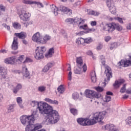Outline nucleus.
<instances>
[{
    "label": "nucleus",
    "mask_w": 131,
    "mask_h": 131,
    "mask_svg": "<svg viewBox=\"0 0 131 131\" xmlns=\"http://www.w3.org/2000/svg\"><path fill=\"white\" fill-rule=\"evenodd\" d=\"M31 105L33 107L37 105V109L39 113L47 115L45 120V124H55L60 120V116L58 111L54 110L53 106L48 103L41 101H32Z\"/></svg>",
    "instance_id": "obj_1"
},
{
    "label": "nucleus",
    "mask_w": 131,
    "mask_h": 131,
    "mask_svg": "<svg viewBox=\"0 0 131 131\" xmlns=\"http://www.w3.org/2000/svg\"><path fill=\"white\" fill-rule=\"evenodd\" d=\"M106 111H103L100 113H96L94 116L90 120H88V125H94L97 122H101L105 116H106Z\"/></svg>",
    "instance_id": "obj_2"
},
{
    "label": "nucleus",
    "mask_w": 131,
    "mask_h": 131,
    "mask_svg": "<svg viewBox=\"0 0 131 131\" xmlns=\"http://www.w3.org/2000/svg\"><path fill=\"white\" fill-rule=\"evenodd\" d=\"M50 9L52 12L54 13L55 16H58L59 11H61L64 14L69 15V16L72 14V10L65 6H60L59 9L56 7L54 5L50 6Z\"/></svg>",
    "instance_id": "obj_3"
},
{
    "label": "nucleus",
    "mask_w": 131,
    "mask_h": 131,
    "mask_svg": "<svg viewBox=\"0 0 131 131\" xmlns=\"http://www.w3.org/2000/svg\"><path fill=\"white\" fill-rule=\"evenodd\" d=\"M100 60L101 63L105 67L104 73L106 75V78L104 80L105 82L110 81V79L112 77V70H111V68L109 66L105 65L106 61L105 60V57L104 56H100Z\"/></svg>",
    "instance_id": "obj_4"
},
{
    "label": "nucleus",
    "mask_w": 131,
    "mask_h": 131,
    "mask_svg": "<svg viewBox=\"0 0 131 131\" xmlns=\"http://www.w3.org/2000/svg\"><path fill=\"white\" fill-rule=\"evenodd\" d=\"M47 51V48L45 46L37 47L35 51L34 57L36 60H41L43 59V54Z\"/></svg>",
    "instance_id": "obj_5"
},
{
    "label": "nucleus",
    "mask_w": 131,
    "mask_h": 131,
    "mask_svg": "<svg viewBox=\"0 0 131 131\" xmlns=\"http://www.w3.org/2000/svg\"><path fill=\"white\" fill-rule=\"evenodd\" d=\"M85 95L86 98H89V99H93V98H96V99H98V98L101 97V94L90 90H85Z\"/></svg>",
    "instance_id": "obj_6"
},
{
    "label": "nucleus",
    "mask_w": 131,
    "mask_h": 131,
    "mask_svg": "<svg viewBox=\"0 0 131 131\" xmlns=\"http://www.w3.org/2000/svg\"><path fill=\"white\" fill-rule=\"evenodd\" d=\"M19 18L23 21H28L30 17H31V14L29 12L25 11L24 10H22L18 13Z\"/></svg>",
    "instance_id": "obj_7"
},
{
    "label": "nucleus",
    "mask_w": 131,
    "mask_h": 131,
    "mask_svg": "<svg viewBox=\"0 0 131 131\" xmlns=\"http://www.w3.org/2000/svg\"><path fill=\"white\" fill-rule=\"evenodd\" d=\"M20 120L23 125H27L28 124H30V123H33L31 117L29 115H23L20 116Z\"/></svg>",
    "instance_id": "obj_8"
},
{
    "label": "nucleus",
    "mask_w": 131,
    "mask_h": 131,
    "mask_svg": "<svg viewBox=\"0 0 131 131\" xmlns=\"http://www.w3.org/2000/svg\"><path fill=\"white\" fill-rule=\"evenodd\" d=\"M100 27L104 31L108 32H112L113 31V23L106 24L102 23L100 25Z\"/></svg>",
    "instance_id": "obj_9"
},
{
    "label": "nucleus",
    "mask_w": 131,
    "mask_h": 131,
    "mask_svg": "<svg viewBox=\"0 0 131 131\" xmlns=\"http://www.w3.org/2000/svg\"><path fill=\"white\" fill-rule=\"evenodd\" d=\"M26 131H35L37 129H39V128H41L42 126L40 124H37L35 126L32 124V123L28 124L26 125Z\"/></svg>",
    "instance_id": "obj_10"
},
{
    "label": "nucleus",
    "mask_w": 131,
    "mask_h": 131,
    "mask_svg": "<svg viewBox=\"0 0 131 131\" xmlns=\"http://www.w3.org/2000/svg\"><path fill=\"white\" fill-rule=\"evenodd\" d=\"M103 130L108 131H119L118 128H116V126L113 124H107L102 127Z\"/></svg>",
    "instance_id": "obj_11"
},
{
    "label": "nucleus",
    "mask_w": 131,
    "mask_h": 131,
    "mask_svg": "<svg viewBox=\"0 0 131 131\" xmlns=\"http://www.w3.org/2000/svg\"><path fill=\"white\" fill-rule=\"evenodd\" d=\"M80 29H83L84 30H88L85 31V32L83 31H81L79 33H77V35H82L84 33H90V32H91V31H93V29H89L88 30V25H81L79 26Z\"/></svg>",
    "instance_id": "obj_12"
},
{
    "label": "nucleus",
    "mask_w": 131,
    "mask_h": 131,
    "mask_svg": "<svg viewBox=\"0 0 131 131\" xmlns=\"http://www.w3.org/2000/svg\"><path fill=\"white\" fill-rule=\"evenodd\" d=\"M42 35L40 34L39 32L36 33L32 37V40L33 41H35L37 43L41 44V39Z\"/></svg>",
    "instance_id": "obj_13"
},
{
    "label": "nucleus",
    "mask_w": 131,
    "mask_h": 131,
    "mask_svg": "<svg viewBox=\"0 0 131 131\" xmlns=\"http://www.w3.org/2000/svg\"><path fill=\"white\" fill-rule=\"evenodd\" d=\"M0 78H7V74H8L7 68L0 66Z\"/></svg>",
    "instance_id": "obj_14"
},
{
    "label": "nucleus",
    "mask_w": 131,
    "mask_h": 131,
    "mask_svg": "<svg viewBox=\"0 0 131 131\" xmlns=\"http://www.w3.org/2000/svg\"><path fill=\"white\" fill-rule=\"evenodd\" d=\"M23 3L25 4L26 5H39L41 7V8H43V5H42L40 2L32 1V0H23Z\"/></svg>",
    "instance_id": "obj_15"
},
{
    "label": "nucleus",
    "mask_w": 131,
    "mask_h": 131,
    "mask_svg": "<svg viewBox=\"0 0 131 131\" xmlns=\"http://www.w3.org/2000/svg\"><path fill=\"white\" fill-rule=\"evenodd\" d=\"M23 75L24 78H30V74L25 64L23 66Z\"/></svg>",
    "instance_id": "obj_16"
},
{
    "label": "nucleus",
    "mask_w": 131,
    "mask_h": 131,
    "mask_svg": "<svg viewBox=\"0 0 131 131\" xmlns=\"http://www.w3.org/2000/svg\"><path fill=\"white\" fill-rule=\"evenodd\" d=\"M4 63L6 64H11V65H13V64L16 63V57H15V56H12L6 58L4 60Z\"/></svg>",
    "instance_id": "obj_17"
},
{
    "label": "nucleus",
    "mask_w": 131,
    "mask_h": 131,
    "mask_svg": "<svg viewBox=\"0 0 131 131\" xmlns=\"http://www.w3.org/2000/svg\"><path fill=\"white\" fill-rule=\"evenodd\" d=\"M77 122L80 125H83V126L89 125H88V118H79L77 119Z\"/></svg>",
    "instance_id": "obj_18"
},
{
    "label": "nucleus",
    "mask_w": 131,
    "mask_h": 131,
    "mask_svg": "<svg viewBox=\"0 0 131 131\" xmlns=\"http://www.w3.org/2000/svg\"><path fill=\"white\" fill-rule=\"evenodd\" d=\"M74 24H77V25H83L84 24V20L81 19V18L75 17L74 18Z\"/></svg>",
    "instance_id": "obj_19"
},
{
    "label": "nucleus",
    "mask_w": 131,
    "mask_h": 131,
    "mask_svg": "<svg viewBox=\"0 0 131 131\" xmlns=\"http://www.w3.org/2000/svg\"><path fill=\"white\" fill-rule=\"evenodd\" d=\"M12 49L14 51L18 50V38L16 37L13 38V41L12 44Z\"/></svg>",
    "instance_id": "obj_20"
},
{
    "label": "nucleus",
    "mask_w": 131,
    "mask_h": 131,
    "mask_svg": "<svg viewBox=\"0 0 131 131\" xmlns=\"http://www.w3.org/2000/svg\"><path fill=\"white\" fill-rule=\"evenodd\" d=\"M50 39H51V36L49 35H44L43 37L42 36L41 45H45Z\"/></svg>",
    "instance_id": "obj_21"
},
{
    "label": "nucleus",
    "mask_w": 131,
    "mask_h": 131,
    "mask_svg": "<svg viewBox=\"0 0 131 131\" xmlns=\"http://www.w3.org/2000/svg\"><path fill=\"white\" fill-rule=\"evenodd\" d=\"M109 8L110 11L112 14H116V7L114 6V2L110 4V6L107 5Z\"/></svg>",
    "instance_id": "obj_22"
},
{
    "label": "nucleus",
    "mask_w": 131,
    "mask_h": 131,
    "mask_svg": "<svg viewBox=\"0 0 131 131\" xmlns=\"http://www.w3.org/2000/svg\"><path fill=\"white\" fill-rule=\"evenodd\" d=\"M54 53H55V48L52 47L49 49L48 53H47L45 55L46 58H51V57H53V55H54Z\"/></svg>",
    "instance_id": "obj_23"
},
{
    "label": "nucleus",
    "mask_w": 131,
    "mask_h": 131,
    "mask_svg": "<svg viewBox=\"0 0 131 131\" xmlns=\"http://www.w3.org/2000/svg\"><path fill=\"white\" fill-rule=\"evenodd\" d=\"M14 35H15L16 37H18L20 39H24V38H26V33L24 32H21L20 33H15L14 34Z\"/></svg>",
    "instance_id": "obj_24"
},
{
    "label": "nucleus",
    "mask_w": 131,
    "mask_h": 131,
    "mask_svg": "<svg viewBox=\"0 0 131 131\" xmlns=\"http://www.w3.org/2000/svg\"><path fill=\"white\" fill-rule=\"evenodd\" d=\"M29 116L31 117V119H32V122L33 123L34 120H36V119L38 118V112H37V111H35L32 113L31 115Z\"/></svg>",
    "instance_id": "obj_25"
},
{
    "label": "nucleus",
    "mask_w": 131,
    "mask_h": 131,
    "mask_svg": "<svg viewBox=\"0 0 131 131\" xmlns=\"http://www.w3.org/2000/svg\"><path fill=\"white\" fill-rule=\"evenodd\" d=\"M74 106L72 104H70V111L73 115H77L78 114V111L77 109L73 108Z\"/></svg>",
    "instance_id": "obj_26"
},
{
    "label": "nucleus",
    "mask_w": 131,
    "mask_h": 131,
    "mask_svg": "<svg viewBox=\"0 0 131 131\" xmlns=\"http://www.w3.org/2000/svg\"><path fill=\"white\" fill-rule=\"evenodd\" d=\"M113 31H114L115 29H116L117 30H118V31H121V30H122V26L119 25V24L113 23Z\"/></svg>",
    "instance_id": "obj_27"
},
{
    "label": "nucleus",
    "mask_w": 131,
    "mask_h": 131,
    "mask_svg": "<svg viewBox=\"0 0 131 131\" xmlns=\"http://www.w3.org/2000/svg\"><path fill=\"white\" fill-rule=\"evenodd\" d=\"M76 62L78 64V67L80 69H81L82 67L81 66L83 64V61L82 60V57H79L76 58Z\"/></svg>",
    "instance_id": "obj_28"
},
{
    "label": "nucleus",
    "mask_w": 131,
    "mask_h": 131,
    "mask_svg": "<svg viewBox=\"0 0 131 131\" xmlns=\"http://www.w3.org/2000/svg\"><path fill=\"white\" fill-rule=\"evenodd\" d=\"M124 79H120L119 81H115V83L113 84L114 88H117L121 85L122 83L124 82Z\"/></svg>",
    "instance_id": "obj_29"
},
{
    "label": "nucleus",
    "mask_w": 131,
    "mask_h": 131,
    "mask_svg": "<svg viewBox=\"0 0 131 131\" xmlns=\"http://www.w3.org/2000/svg\"><path fill=\"white\" fill-rule=\"evenodd\" d=\"M90 77L92 82H96L97 81V76H96V72L95 71L91 72Z\"/></svg>",
    "instance_id": "obj_30"
},
{
    "label": "nucleus",
    "mask_w": 131,
    "mask_h": 131,
    "mask_svg": "<svg viewBox=\"0 0 131 131\" xmlns=\"http://www.w3.org/2000/svg\"><path fill=\"white\" fill-rule=\"evenodd\" d=\"M88 13L89 15H92V16H99L100 15V12L99 11H95L94 10H92L90 9L88 10Z\"/></svg>",
    "instance_id": "obj_31"
},
{
    "label": "nucleus",
    "mask_w": 131,
    "mask_h": 131,
    "mask_svg": "<svg viewBox=\"0 0 131 131\" xmlns=\"http://www.w3.org/2000/svg\"><path fill=\"white\" fill-rule=\"evenodd\" d=\"M16 102L18 104V105H19V106L20 107V108H24V106H23V100H22V98L20 97H18L17 98H16Z\"/></svg>",
    "instance_id": "obj_32"
},
{
    "label": "nucleus",
    "mask_w": 131,
    "mask_h": 131,
    "mask_svg": "<svg viewBox=\"0 0 131 131\" xmlns=\"http://www.w3.org/2000/svg\"><path fill=\"white\" fill-rule=\"evenodd\" d=\"M15 106H16V104H9L8 107V111H7L8 113H11L12 112H14Z\"/></svg>",
    "instance_id": "obj_33"
},
{
    "label": "nucleus",
    "mask_w": 131,
    "mask_h": 131,
    "mask_svg": "<svg viewBox=\"0 0 131 131\" xmlns=\"http://www.w3.org/2000/svg\"><path fill=\"white\" fill-rule=\"evenodd\" d=\"M22 89V85L21 84H17L15 88L13 89L14 94H17L20 90Z\"/></svg>",
    "instance_id": "obj_34"
},
{
    "label": "nucleus",
    "mask_w": 131,
    "mask_h": 131,
    "mask_svg": "<svg viewBox=\"0 0 131 131\" xmlns=\"http://www.w3.org/2000/svg\"><path fill=\"white\" fill-rule=\"evenodd\" d=\"M76 43L78 45V46H80V45L84 43V39L82 38H78V39H77Z\"/></svg>",
    "instance_id": "obj_35"
},
{
    "label": "nucleus",
    "mask_w": 131,
    "mask_h": 131,
    "mask_svg": "<svg viewBox=\"0 0 131 131\" xmlns=\"http://www.w3.org/2000/svg\"><path fill=\"white\" fill-rule=\"evenodd\" d=\"M66 24H73L74 23V18H69L65 20Z\"/></svg>",
    "instance_id": "obj_36"
},
{
    "label": "nucleus",
    "mask_w": 131,
    "mask_h": 131,
    "mask_svg": "<svg viewBox=\"0 0 131 131\" xmlns=\"http://www.w3.org/2000/svg\"><path fill=\"white\" fill-rule=\"evenodd\" d=\"M129 66H130V61H129V60H123V67H128Z\"/></svg>",
    "instance_id": "obj_37"
},
{
    "label": "nucleus",
    "mask_w": 131,
    "mask_h": 131,
    "mask_svg": "<svg viewBox=\"0 0 131 131\" xmlns=\"http://www.w3.org/2000/svg\"><path fill=\"white\" fill-rule=\"evenodd\" d=\"M57 90L59 92V94H63L65 91V89H64V86H63V85H60L57 88Z\"/></svg>",
    "instance_id": "obj_38"
},
{
    "label": "nucleus",
    "mask_w": 131,
    "mask_h": 131,
    "mask_svg": "<svg viewBox=\"0 0 131 131\" xmlns=\"http://www.w3.org/2000/svg\"><path fill=\"white\" fill-rule=\"evenodd\" d=\"M81 6V2L78 1L76 3H75L73 5V8H80V6Z\"/></svg>",
    "instance_id": "obj_39"
},
{
    "label": "nucleus",
    "mask_w": 131,
    "mask_h": 131,
    "mask_svg": "<svg viewBox=\"0 0 131 131\" xmlns=\"http://www.w3.org/2000/svg\"><path fill=\"white\" fill-rule=\"evenodd\" d=\"M114 19L115 20H117V21H118V22H119V23H120L121 24H123V20H124V18H120L119 17H115L114 18Z\"/></svg>",
    "instance_id": "obj_40"
},
{
    "label": "nucleus",
    "mask_w": 131,
    "mask_h": 131,
    "mask_svg": "<svg viewBox=\"0 0 131 131\" xmlns=\"http://www.w3.org/2000/svg\"><path fill=\"white\" fill-rule=\"evenodd\" d=\"M13 26L15 29H20V28H21V25L18 23H13Z\"/></svg>",
    "instance_id": "obj_41"
},
{
    "label": "nucleus",
    "mask_w": 131,
    "mask_h": 131,
    "mask_svg": "<svg viewBox=\"0 0 131 131\" xmlns=\"http://www.w3.org/2000/svg\"><path fill=\"white\" fill-rule=\"evenodd\" d=\"M72 97L74 100H77V99L79 98V94H78L77 92H75L73 94Z\"/></svg>",
    "instance_id": "obj_42"
},
{
    "label": "nucleus",
    "mask_w": 131,
    "mask_h": 131,
    "mask_svg": "<svg viewBox=\"0 0 131 131\" xmlns=\"http://www.w3.org/2000/svg\"><path fill=\"white\" fill-rule=\"evenodd\" d=\"M126 123L127 125H128L131 127V116H129L127 117V118L126 119Z\"/></svg>",
    "instance_id": "obj_43"
},
{
    "label": "nucleus",
    "mask_w": 131,
    "mask_h": 131,
    "mask_svg": "<svg viewBox=\"0 0 131 131\" xmlns=\"http://www.w3.org/2000/svg\"><path fill=\"white\" fill-rule=\"evenodd\" d=\"M6 11V7L2 5H0V15H2Z\"/></svg>",
    "instance_id": "obj_44"
},
{
    "label": "nucleus",
    "mask_w": 131,
    "mask_h": 131,
    "mask_svg": "<svg viewBox=\"0 0 131 131\" xmlns=\"http://www.w3.org/2000/svg\"><path fill=\"white\" fill-rule=\"evenodd\" d=\"M103 101L106 102H110V101H111V96L106 95Z\"/></svg>",
    "instance_id": "obj_45"
},
{
    "label": "nucleus",
    "mask_w": 131,
    "mask_h": 131,
    "mask_svg": "<svg viewBox=\"0 0 131 131\" xmlns=\"http://www.w3.org/2000/svg\"><path fill=\"white\" fill-rule=\"evenodd\" d=\"M126 84H124L123 86L121 88L120 92L122 93L123 94V93H125V91H126Z\"/></svg>",
    "instance_id": "obj_46"
},
{
    "label": "nucleus",
    "mask_w": 131,
    "mask_h": 131,
    "mask_svg": "<svg viewBox=\"0 0 131 131\" xmlns=\"http://www.w3.org/2000/svg\"><path fill=\"white\" fill-rule=\"evenodd\" d=\"M116 48H117V43L115 42L111 45L110 49V50H113V49H116Z\"/></svg>",
    "instance_id": "obj_47"
},
{
    "label": "nucleus",
    "mask_w": 131,
    "mask_h": 131,
    "mask_svg": "<svg viewBox=\"0 0 131 131\" xmlns=\"http://www.w3.org/2000/svg\"><path fill=\"white\" fill-rule=\"evenodd\" d=\"M84 42L86 43H90V42H92V41H93V39L91 37L84 39Z\"/></svg>",
    "instance_id": "obj_48"
},
{
    "label": "nucleus",
    "mask_w": 131,
    "mask_h": 131,
    "mask_svg": "<svg viewBox=\"0 0 131 131\" xmlns=\"http://www.w3.org/2000/svg\"><path fill=\"white\" fill-rule=\"evenodd\" d=\"M95 90H96V91L99 93H101L104 91V88H103V87L98 86L96 87Z\"/></svg>",
    "instance_id": "obj_49"
},
{
    "label": "nucleus",
    "mask_w": 131,
    "mask_h": 131,
    "mask_svg": "<svg viewBox=\"0 0 131 131\" xmlns=\"http://www.w3.org/2000/svg\"><path fill=\"white\" fill-rule=\"evenodd\" d=\"M82 69H83V72H84V73H85V72H86V70H88V67H86V64L84 63L82 66Z\"/></svg>",
    "instance_id": "obj_50"
},
{
    "label": "nucleus",
    "mask_w": 131,
    "mask_h": 131,
    "mask_svg": "<svg viewBox=\"0 0 131 131\" xmlns=\"http://www.w3.org/2000/svg\"><path fill=\"white\" fill-rule=\"evenodd\" d=\"M38 91L39 92H45L46 91V87L42 86L38 88Z\"/></svg>",
    "instance_id": "obj_51"
},
{
    "label": "nucleus",
    "mask_w": 131,
    "mask_h": 131,
    "mask_svg": "<svg viewBox=\"0 0 131 131\" xmlns=\"http://www.w3.org/2000/svg\"><path fill=\"white\" fill-rule=\"evenodd\" d=\"M49 70H50V69L46 65L45 66L44 68L42 69V72H48V71H49Z\"/></svg>",
    "instance_id": "obj_52"
},
{
    "label": "nucleus",
    "mask_w": 131,
    "mask_h": 131,
    "mask_svg": "<svg viewBox=\"0 0 131 131\" xmlns=\"http://www.w3.org/2000/svg\"><path fill=\"white\" fill-rule=\"evenodd\" d=\"M68 79L69 80H71L72 79V72L70 71L68 74Z\"/></svg>",
    "instance_id": "obj_53"
},
{
    "label": "nucleus",
    "mask_w": 131,
    "mask_h": 131,
    "mask_svg": "<svg viewBox=\"0 0 131 131\" xmlns=\"http://www.w3.org/2000/svg\"><path fill=\"white\" fill-rule=\"evenodd\" d=\"M110 39H111V37H110L109 36H106L104 37V40L106 42H108V41H109V40H110Z\"/></svg>",
    "instance_id": "obj_54"
},
{
    "label": "nucleus",
    "mask_w": 131,
    "mask_h": 131,
    "mask_svg": "<svg viewBox=\"0 0 131 131\" xmlns=\"http://www.w3.org/2000/svg\"><path fill=\"white\" fill-rule=\"evenodd\" d=\"M23 60H24V55H20L18 57V60L20 62H23Z\"/></svg>",
    "instance_id": "obj_55"
},
{
    "label": "nucleus",
    "mask_w": 131,
    "mask_h": 131,
    "mask_svg": "<svg viewBox=\"0 0 131 131\" xmlns=\"http://www.w3.org/2000/svg\"><path fill=\"white\" fill-rule=\"evenodd\" d=\"M45 101L46 102H48V103H49V104H52V100L49 98H46L45 99Z\"/></svg>",
    "instance_id": "obj_56"
},
{
    "label": "nucleus",
    "mask_w": 131,
    "mask_h": 131,
    "mask_svg": "<svg viewBox=\"0 0 131 131\" xmlns=\"http://www.w3.org/2000/svg\"><path fill=\"white\" fill-rule=\"evenodd\" d=\"M30 62H32V60L29 58H27L25 61H24V63H30Z\"/></svg>",
    "instance_id": "obj_57"
},
{
    "label": "nucleus",
    "mask_w": 131,
    "mask_h": 131,
    "mask_svg": "<svg viewBox=\"0 0 131 131\" xmlns=\"http://www.w3.org/2000/svg\"><path fill=\"white\" fill-rule=\"evenodd\" d=\"M3 27H5V28H6V29H7V30H10V26H7L6 24H3Z\"/></svg>",
    "instance_id": "obj_58"
},
{
    "label": "nucleus",
    "mask_w": 131,
    "mask_h": 131,
    "mask_svg": "<svg viewBox=\"0 0 131 131\" xmlns=\"http://www.w3.org/2000/svg\"><path fill=\"white\" fill-rule=\"evenodd\" d=\"M74 72L75 73V74H80V73H81V72L80 71V70L76 69V70H74Z\"/></svg>",
    "instance_id": "obj_59"
},
{
    "label": "nucleus",
    "mask_w": 131,
    "mask_h": 131,
    "mask_svg": "<svg viewBox=\"0 0 131 131\" xmlns=\"http://www.w3.org/2000/svg\"><path fill=\"white\" fill-rule=\"evenodd\" d=\"M51 104H54V105H58L59 104V102L57 100H53L51 102Z\"/></svg>",
    "instance_id": "obj_60"
},
{
    "label": "nucleus",
    "mask_w": 131,
    "mask_h": 131,
    "mask_svg": "<svg viewBox=\"0 0 131 131\" xmlns=\"http://www.w3.org/2000/svg\"><path fill=\"white\" fill-rule=\"evenodd\" d=\"M113 3V1L112 0H106L107 6H110V4Z\"/></svg>",
    "instance_id": "obj_61"
},
{
    "label": "nucleus",
    "mask_w": 131,
    "mask_h": 131,
    "mask_svg": "<svg viewBox=\"0 0 131 131\" xmlns=\"http://www.w3.org/2000/svg\"><path fill=\"white\" fill-rule=\"evenodd\" d=\"M126 94H128L129 95H131V88L127 89L126 90Z\"/></svg>",
    "instance_id": "obj_62"
},
{
    "label": "nucleus",
    "mask_w": 131,
    "mask_h": 131,
    "mask_svg": "<svg viewBox=\"0 0 131 131\" xmlns=\"http://www.w3.org/2000/svg\"><path fill=\"white\" fill-rule=\"evenodd\" d=\"M118 66H122V67H123V60L119 61L118 63Z\"/></svg>",
    "instance_id": "obj_63"
},
{
    "label": "nucleus",
    "mask_w": 131,
    "mask_h": 131,
    "mask_svg": "<svg viewBox=\"0 0 131 131\" xmlns=\"http://www.w3.org/2000/svg\"><path fill=\"white\" fill-rule=\"evenodd\" d=\"M46 66L50 69V68H52V67H53V63H48Z\"/></svg>",
    "instance_id": "obj_64"
}]
</instances>
